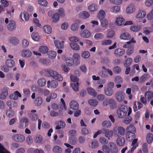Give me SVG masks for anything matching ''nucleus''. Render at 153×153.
I'll use <instances>...</instances> for the list:
<instances>
[{
  "mask_svg": "<svg viewBox=\"0 0 153 153\" xmlns=\"http://www.w3.org/2000/svg\"><path fill=\"white\" fill-rule=\"evenodd\" d=\"M117 137L116 140L117 144L119 146H123L125 144V139L123 136H115Z\"/></svg>",
  "mask_w": 153,
  "mask_h": 153,
  "instance_id": "nucleus-7",
  "label": "nucleus"
},
{
  "mask_svg": "<svg viewBox=\"0 0 153 153\" xmlns=\"http://www.w3.org/2000/svg\"><path fill=\"white\" fill-rule=\"evenodd\" d=\"M46 80L43 78H41L38 81V84L40 86H43L46 84Z\"/></svg>",
  "mask_w": 153,
  "mask_h": 153,
  "instance_id": "nucleus-44",
  "label": "nucleus"
},
{
  "mask_svg": "<svg viewBox=\"0 0 153 153\" xmlns=\"http://www.w3.org/2000/svg\"><path fill=\"white\" fill-rule=\"evenodd\" d=\"M28 122L29 121L27 118H23L19 121L18 127L21 129L25 128L27 126Z\"/></svg>",
  "mask_w": 153,
  "mask_h": 153,
  "instance_id": "nucleus-5",
  "label": "nucleus"
},
{
  "mask_svg": "<svg viewBox=\"0 0 153 153\" xmlns=\"http://www.w3.org/2000/svg\"><path fill=\"white\" fill-rule=\"evenodd\" d=\"M39 50L40 52L45 53L48 52V49L46 46H42L39 48Z\"/></svg>",
  "mask_w": 153,
  "mask_h": 153,
  "instance_id": "nucleus-47",
  "label": "nucleus"
},
{
  "mask_svg": "<svg viewBox=\"0 0 153 153\" xmlns=\"http://www.w3.org/2000/svg\"><path fill=\"white\" fill-rule=\"evenodd\" d=\"M88 103L91 106H96L98 104V102L95 99H90L88 100Z\"/></svg>",
  "mask_w": 153,
  "mask_h": 153,
  "instance_id": "nucleus-36",
  "label": "nucleus"
},
{
  "mask_svg": "<svg viewBox=\"0 0 153 153\" xmlns=\"http://www.w3.org/2000/svg\"><path fill=\"white\" fill-rule=\"evenodd\" d=\"M98 8L97 5L94 4H91L88 7V10L91 12H94L97 11Z\"/></svg>",
  "mask_w": 153,
  "mask_h": 153,
  "instance_id": "nucleus-25",
  "label": "nucleus"
},
{
  "mask_svg": "<svg viewBox=\"0 0 153 153\" xmlns=\"http://www.w3.org/2000/svg\"><path fill=\"white\" fill-rule=\"evenodd\" d=\"M110 2L113 4L120 5L123 2V0H109Z\"/></svg>",
  "mask_w": 153,
  "mask_h": 153,
  "instance_id": "nucleus-60",
  "label": "nucleus"
},
{
  "mask_svg": "<svg viewBox=\"0 0 153 153\" xmlns=\"http://www.w3.org/2000/svg\"><path fill=\"white\" fill-rule=\"evenodd\" d=\"M125 136L126 140L131 142L135 138V134L133 133L126 132Z\"/></svg>",
  "mask_w": 153,
  "mask_h": 153,
  "instance_id": "nucleus-14",
  "label": "nucleus"
},
{
  "mask_svg": "<svg viewBox=\"0 0 153 153\" xmlns=\"http://www.w3.org/2000/svg\"><path fill=\"white\" fill-rule=\"evenodd\" d=\"M54 43L55 46L57 48L62 49L64 48V42L63 41L60 42L58 40H55L54 41Z\"/></svg>",
  "mask_w": 153,
  "mask_h": 153,
  "instance_id": "nucleus-17",
  "label": "nucleus"
},
{
  "mask_svg": "<svg viewBox=\"0 0 153 153\" xmlns=\"http://www.w3.org/2000/svg\"><path fill=\"white\" fill-rule=\"evenodd\" d=\"M120 38L121 39L128 40L131 38V35L128 33L124 32L120 34Z\"/></svg>",
  "mask_w": 153,
  "mask_h": 153,
  "instance_id": "nucleus-19",
  "label": "nucleus"
},
{
  "mask_svg": "<svg viewBox=\"0 0 153 153\" xmlns=\"http://www.w3.org/2000/svg\"><path fill=\"white\" fill-rule=\"evenodd\" d=\"M112 43L111 40H104L101 42V44L102 45H110Z\"/></svg>",
  "mask_w": 153,
  "mask_h": 153,
  "instance_id": "nucleus-61",
  "label": "nucleus"
},
{
  "mask_svg": "<svg viewBox=\"0 0 153 153\" xmlns=\"http://www.w3.org/2000/svg\"><path fill=\"white\" fill-rule=\"evenodd\" d=\"M8 94L7 90L6 88H4L1 91V93L0 94V99H5Z\"/></svg>",
  "mask_w": 153,
  "mask_h": 153,
  "instance_id": "nucleus-18",
  "label": "nucleus"
},
{
  "mask_svg": "<svg viewBox=\"0 0 153 153\" xmlns=\"http://www.w3.org/2000/svg\"><path fill=\"white\" fill-rule=\"evenodd\" d=\"M79 83L78 82L76 83H73L70 84L71 87L72 88L73 90L75 91H79Z\"/></svg>",
  "mask_w": 153,
  "mask_h": 153,
  "instance_id": "nucleus-37",
  "label": "nucleus"
},
{
  "mask_svg": "<svg viewBox=\"0 0 153 153\" xmlns=\"http://www.w3.org/2000/svg\"><path fill=\"white\" fill-rule=\"evenodd\" d=\"M43 29L45 32L48 34H50L52 32L51 27L49 25H46L44 26Z\"/></svg>",
  "mask_w": 153,
  "mask_h": 153,
  "instance_id": "nucleus-43",
  "label": "nucleus"
},
{
  "mask_svg": "<svg viewBox=\"0 0 153 153\" xmlns=\"http://www.w3.org/2000/svg\"><path fill=\"white\" fill-rule=\"evenodd\" d=\"M105 12L103 10H100L97 14L98 18L100 20L103 19L105 16Z\"/></svg>",
  "mask_w": 153,
  "mask_h": 153,
  "instance_id": "nucleus-39",
  "label": "nucleus"
},
{
  "mask_svg": "<svg viewBox=\"0 0 153 153\" xmlns=\"http://www.w3.org/2000/svg\"><path fill=\"white\" fill-rule=\"evenodd\" d=\"M32 38L34 41H38L40 39V36L38 33L35 32H33L31 35Z\"/></svg>",
  "mask_w": 153,
  "mask_h": 153,
  "instance_id": "nucleus-41",
  "label": "nucleus"
},
{
  "mask_svg": "<svg viewBox=\"0 0 153 153\" xmlns=\"http://www.w3.org/2000/svg\"><path fill=\"white\" fill-rule=\"evenodd\" d=\"M120 10V8L119 6H114L112 7L111 9V12L112 13H117L119 12Z\"/></svg>",
  "mask_w": 153,
  "mask_h": 153,
  "instance_id": "nucleus-49",
  "label": "nucleus"
},
{
  "mask_svg": "<svg viewBox=\"0 0 153 153\" xmlns=\"http://www.w3.org/2000/svg\"><path fill=\"white\" fill-rule=\"evenodd\" d=\"M134 51V48L133 45H131L126 51V54L128 55H130L133 53Z\"/></svg>",
  "mask_w": 153,
  "mask_h": 153,
  "instance_id": "nucleus-56",
  "label": "nucleus"
},
{
  "mask_svg": "<svg viewBox=\"0 0 153 153\" xmlns=\"http://www.w3.org/2000/svg\"><path fill=\"white\" fill-rule=\"evenodd\" d=\"M21 96V94L18 91H16L14 94H12L10 96L11 99L14 100H16L18 99V97H20Z\"/></svg>",
  "mask_w": 153,
  "mask_h": 153,
  "instance_id": "nucleus-31",
  "label": "nucleus"
},
{
  "mask_svg": "<svg viewBox=\"0 0 153 153\" xmlns=\"http://www.w3.org/2000/svg\"><path fill=\"white\" fill-rule=\"evenodd\" d=\"M125 19L122 17H118L116 20V24L119 26H121L123 25Z\"/></svg>",
  "mask_w": 153,
  "mask_h": 153,
  "instance_id": "nucleus-30",
  "label": "nucleus"
},
{
  "mask_svg": "<svg viewBox=\"0 0 153 153\" xmlns=\"http://www.w3.org/2000/svg\"><path fill=\"white\" fill-rule=\"evenodd\" d=\"M58 12V14L59 16H60L61 17H64L65 16V10L63 8H60L59 9Z\"/></svg>",
  "mask_w": 153,
  "mask_h": 153,
  "instance_id": "nucleus-51",
  "label": "nucleus"
},
{
  "mask_svg": "<svg viewBox=\"0 0 153 153\" xmlns=\"http://www.w3.org/2000/svg\"><path fill=\"white\" fill-rule=\"evenodd\" d=\"M16 24L15 22L13 20H10L7 26V29L10 31H13L16 29Z\"/></svg>",
  "mask_w": 153,
  "mask_h": 153,
  "instance_id": "nucleus-9",
  "label": "nucleus"
},
{
  "mask_svg": "<svg viewBox=\"0 0 153 153\" xmlns=\"http://www.w3.org/2000/svg\"><path fill=\"white\" fill-rule=\"evenodd\" d=\"M130 30L134 32H138L141 29V27L139 25H134L131 26L130 28Z\"/></svg>",
  "mask_w": 153,
  "mask_h": 153,
  "instance_id": "nucleus-28",
  "label": "nucleus"
},
{
  "mask_svg": "<svg viewBox=\"0 0 153 153\" xmlns=\"http://www.w3.org/2000/svg\"><path fill=\"white\" fill-rule=\"evenodd\" d=\"M81 17L83 19H86L88 18L90 16L89 13L86 11H84L81 13Z\"/></svg>",
  "mask_w": 153,
  "mask_h": 153,
  "instance_id": "nucleus-52",
  "label": "nucleus"
},
{
  "mask_svg": "<svg viewBox=\"0 0 153 153\" xmlns=\"http://www.w3.org/2000/svg\"><path fill=\"white\" fill-rule=\"evenodd\" d=\"M59 16L57 13H55L52 17V19L53 22H56L59 20Z\"/></svg>",
  "mask_w": 153,
  "mask_h": 153,
  "instance_id": "nucleus-57",
  "label": "nucleus"
},
{
  "mask_svg": "<svg viewBox=\"0 0 153 153\" xmlns=\"http://www.w3.org/2000/svg\"><path fill=\"white\" fill-rule=\"evenodd\" d=\"M145 96L148 100H150L153 97V92L152 91H148L145 94Z\"/></svg>",
  "mask_w": 153,
  "mask_h": 153,
  "instance_id": "nucleus-53",
  "label": "nucleus"
},
{
  "mask_svg": "<svg viewBox=\"0 0 153 153\" xmlns=\"http://www.w3.org/2000/svg\"><path fill=\"white\" fill-rule=\"evenodd\" d=\"M146 15V13L145 11L143 10H140L138 11V13L136 16L137 19L142 18L144 17Z\"/></svg>",
  "mask_w": 153,
  "mask_h": 153,
  "instance_id": "nucleus-32",
  "label": "nucleus"
},
{
  "mask_svg": "<svg viewBox=\"0 0 153 153\" xmlns=\"http://www.w3.org/2000/svg\"><path fill=\"white\" fill-rule=\"evenodd\" d=\"M81 56L84 58L87 59L90 57V54L89 52L88 51H85L82 53Z\"/></svg>",
  "mask_w": 153,
  "mask_h": 153,
  "instance_id": "nucleus-59",
  "label": "nucleus"
},
{
  "mask_svg": "<svg viewBox=\"0 0 153 153\" xmlns=\"http://www.w3.org/2000/svg\"><path fill=\"white\" fill-rule=\"evenodd\" d=\"M102 149L104 152L106 153H110L109 146H108L107 145H106L102 146Z\"/></svg>",
  "mask_w": 153,
  "mask_h": 153,
  "instance_id": "nucleus-64",
  "label": "nucleus"
},
{
  "mask_svg": "<svg viewBox=\"0 0 153 153\" xmlns=\"http://www.w3.org/2000/svg\"><path fill=\"white\" fill-rule=\"evenodd\" d=\"M132 59L130 58H128L126 59L125 61V62L124 64V66L125 67L128 66L131 64Z\"/></svg>",
  "mask_w": 153,
  "mask_h": 153,
  "instance_id": "nucleus-45",
  "label": "nucleus"
},
{
  "mask_svg": "<svg viewBox=\"0 0 153 153\" xmlns=\"http://www.w3.org/2000/svg\"><path fill=\"white\" fill-rule=\"evenodd\" d=\"M91 145H89V147L92 149L96 148L98 146L99 143L98 142L95 140H92L91 143Z\"/></svg>",
  "mask_w": 153,
  "mask_h": 153,
  "instance_id": "nucleus-38",
  "label": "nucleus"
},
{
  "mask_svg": "<svg viewBox=\"0 0 153 153\" xmlns=\"http://www.w3.org/2000/svg\"><path fill=\"white\" fill-rule=\"evenodd\" d=\"M102 125L103 127L109 128L111 126V124L109 121L105 120L103 121Z\"/></svg>",
  "mask_w": 153,
  "mask_h": 153,
  "instance_id": "nucleus-48",
  "label": "nucleus"
},
{
  "mask_svg": "<svg viewBox=\"0 0 153 153\" xmlns=\"http://www.w3.org/2000/svg\"><path fill=\"white\" fill-rule=\"evenodd\" d=\"M43 101V99L41 97H37L34 101V104L36 106L39 107L42 105Z\"/></svg>",
  "mask_w": 153,
  "mask_h": 153,
  "instance_id": "nucleus-11",
  "label": "nucleus"
},
{
  "mask_svg": "<svg viewBox=\"0 0 153 153\" xmlns=\"http://www.w3.org/2000/svg\"><path fill=\"white\" fill-rule=\"evenodd\" d=\"M127 111V107L124 105L120 106L117 111L118 117L121 118L124 117L126 115Z\"/></svg>",
  "mask_w": 153,
  "mask_h": 153,
  "instance_id": "nucleus-3",
  "label": "nucleus"
},
{
  "mask_svg": "<svg viewBox=\"0 0 153 153\" xmlns=\"http://www.w3.org/2000/svg\"><path fill=\"white\" fill-rule=\"evenodd\" d=\"M70 108L74 110H78L79 105L78 103L74 100H72L70 103Z\"/></svg>",
  "mask_w": 153,
  "mask_h": 153,
  "instance_id": "nucleus-16",
  "label": "nucleus"
},
{
  "mask_svg": "<svg viewBox=\"0 0 153 153\" xmlns=\"http://www.w3.org/2000/svg\"><path fill=\"white\" fill-rule=\"evenodd\" d=\"M20 17L23 21H27L29 19V14L25 11L21 13Z\"/></svg>",
  "mask_w": 153,
  "mask_h": 153,
  "instance_id": "nucleus-20",
  "label": "nucleus"
},
{
  "mask_svg": "<svg viewBox=\"0 0 153 153\" xmlns=\"http://www.w3.org/2000/svg\"><path fill=\"white\" fill-rule=\"evenodd\" d=\"M103 129L105 130L104 133H103V134H105V137L109 140L110 138H111L113 136V131L109 130L108 129L105 128H103Z\"/></svg>",
  "mask_w": 153,
  "mask_h": 153,
  "instance_id": "nucleus-12",
  "label": "nucleus"
},
{
  "mask_svg": "<svg viewBox=\"0 0 153 153\" xmlns=\"http://www.w3.org/2000/svg\"><path fill=\"white\" fill-rule=\"evenodd\" d=\"M136 10L134 4L133 3H131L129 4L126 9V13L127 14H131L134 13Z\"/></svg>",
  "mask_w": 153,
  "mask_h": 153,
  "instance_id": "nucleus-8",
  "label": "nucleus"
},
{
  "mask_svg": "<svg viewBox=\"0 0 153 153\" xmlns=\"http://www.w3.org/2000/svg\"><path fill=\"white\" fill-rule=\"evenodd\" d=\"M125 53V50L124 49L118 48L115 50L114 54L116 56L119 57L123 56Z\"/></svg>",
  "mask_w": 153,
  "mask_h": 153,
  "instance_id": "nucleus-13",
  "label": "nucleus"
},
{
  "mask_svg": "<svg viewBox=\"0 0 153 153\" xmlns=\"http://www.w3.org/2000/svg\"><path fill=\"white\" fill-rule=\"evenodd\" d=\"M110 151L111 153H117L118 152V149L116 145L113 142H111L108 144Z\"/></svg>",
  "mask_w": 153,
  "mask_h": 153,
  "instance_id": "nucleus-10",
  "label": "nucleus"
},
{
  "mask_svg": "<svg viewBox=\"0 0 153 153\" xmlns=\"http://www.w3.org/2000/svg\"><path fill=\"white\" fill-rule=\"evenodd\" d=\"M88 93L90 95L95 97L97 95V93L95 90L91 88H88L87 89Z\"/></svg>",
  "mask_w": 153,
  "mask_h": 153,
  "instance_id": "nucleus-34",
  "label": "nucleus"
},
{
  "mask_svg": "<svg viewBox=\"0 0 153 153\" xmlns=\"http://www.w3.org/2000/svg\"><path fill=\"white\" fill-rule=\"evenodd\" d=\"M15 64L14 61L11 59H7L5 61L6 65L10 68H13Z\"/></svg>",
  "mask_w": 153,
  "mask_h": 153,
  "instance_id": "nucleus-22",
  "label": "nucleus"
},
{
  "mask_svg": "<svg viewBox=\"0 0 153 153\" xmlns=\"http://www.w3.org/2000/svg\"><path fill=\"white\" fill-rule=\"evenodd\" d=\"M126 132L133 133H135L136 131V129L134 126L130 125L128 126L126 128Z\"/></svg>",
  "mask_w": 153,
  "mask_h": 153,
  "instance_id": "nucleus-21",
  "label": "nucleus"
},
{
  "mask_svg": "<svg viewBox=\"0 0 153 153\" xmlns=\"http://www.w3.org/2000/svg\"><path fill=\"white\" fill-rule=\"evenodd\" d=\"M12 139L17 142H22L25 140L24 136L21 134H15L12 137Z\"/></svg>",
  "mask_w": 153,
  "mask_h": 153,
  "instance_id": "nucleus-6",
  "label": "nucleus"
},
{
  "mask_svg": "<svg viewBox=\"0 0 153 153\" xmlns=\"http://www.w3.org/2000/svg\"><path fill=\"white\" fill-rule=\"evenodd\" d=\"M146 140L147 142L150 143L153 140V135L151 133L148 134L146 136Z\"/></svg>",
  "mask_w": 153,
  "mask_h": 153,
  "instance_id": "nucleus-46",
  "label": "nucleus"
},
{
  "mask_svg": "<svg viewBox=\"0 0 153 153\" xmlns=\"http://www.w3.org/2000/svg\"><path fill=\"white\" fill-rule=\"evenodd\" d=\"M22 56L24 57L28 58L32 55V53L29 50H23L21 52Z\"/></svg>",
  "mask_w": 153,
  "mask_h": 153,
  "instance_id": "nucleus-15",
  "label": "nucleus"
},
{
  "mask_svg": "<svg viewBox=\"0 0 153 153\" xmlns=\"http://www.w3.org/2000/svg\"><path fill=\"white\" fill-rule=\"evenodd\" d=\"M113 132L114 136H124L126 134V130L124 128L121 126H116L114 127Z\"/></svg>",
  "mask_w": 153,
  "mask_h": 153,
  "instance_id": "nucleus-2",
  "label": "nucleus"
},
{
  "mask_svg": "<svg viewBox=\"0 0 153 153\" xmlns=\"http://www.w3.org/2000/svg\"><path fill=\"white\" fill-rule=\"evenodd\" d=\"M110 107L111 109H114L116 108V103L115 100L112 99H109V103Z\"/></svg>",
  "mask_w": 153,
  "mask_h": 153,
  "instance_id": "nucleus-33",
  "label": "nucleus"
},
{
  "mask_svg": "<svg viewBox=\"0 0 153 153\" xmlns=\"http://www.w3.org/2000/svg\"><path fill=\"white\" fill-rule=\"evenodd\" d=\"M152 29L151 27H147L143 28L144 33L146 34H148L150 32H152Z\"/></svg>",
  "mask_w": 153,
  "mask_h": 153,
  "instance_id": "nucleus-63",
  "label": "nucleus"
},
{
  "mask_svg": "<svg viewBox=\"0 0 153 153\" xmlns=\"http://www.w3.org/2000/svg\"><path fill=\"white\" fill-rule=\"evenodd\" d=\"M48 55L49 58L53 59L56 57V53L54 51H50L48 53Z\"/></svg>",
  "mask_w": 153,
  "mask_h": 153,
  "instance_id": "nucleus-42",
  "label": "nucleus"
},
{
  "mask_svg": "<svg viewBox=\"0 0 153 153\" xmlns=\"http://www.w3.org/2000/svg\"><path fill=\"white\" fill-rule=\"evenodd\" d=\"M68 143L72 145H75L77 143V139L75 137H69Z\"/></svg>",
  "mask_w": 153,
  "mask_h": 153,
  "instance_id": "nucleus-35",
  "label": "nucleus"
},
{
  "mask_svg": "<svg viewBox=\"0 0 153 153\" xmlns=\"http://www.w3.org/2000/svg\"><path fill=\"white\" fill-rule=\"evenodd\" d=\"M50 84L51 87L53 88H56L58 85V82L56 80H53L51 81V82L50 81H48L47 82V87L49 88L50 86Z\"/></svg>",
  "mask_w": 153,
  "mask_h": 153,
  "instance_id": "nucleus-24",
  "label": "nucleus"
},
{
  "mask_svg": "<svg viewBox=\"0 0 153 153\" xmlns=\"http://www.w3.org/2000/svg\"><path fill=\"white\" fill-rule=\"evenodd\" d=\"M132 120V118L130 116H128L127 118H125L123 122L126 124H129Z\"/></svg>",
  "mask_w": 153,
  "mask_h": 153,
  "instance_id": "nucleus-62",
  "label": "nucleus"
},
{
  "mask_svg": "<svg viewBox=\"0 0 153 153\" xmlns=\"http://www.w3.org/2000/svg\"><path fill=\"white\" fill-rule=\"evenodd\" d=\"M42 136L40 135H37L35 137L34 141L36 143H40L42 142Z\"/></svg>",
  "mask_w": 153,
  "mask_h": 153,
  "instance_id": "nucleus-50",
  "label": "nucleus"
},
{
  "mask_svg": "<svg viewBox=\"0 0 153 153\" xmlns=\"http://www.w3.org/2000/svg\"><path fill=\"white\" fill-rule=\"evenodd\" d=\"M45 71L49 76L53 79L59 81H62L63 80L62 76L56 71L50 69L45 70Z\"/></svg>",
  "mask_w": 153,
  "mask_h": 153,
  "instance_id": "nucleus-1",
  "label": "nucleus"
},
{
  "mask_svg": "<svg viewBox=\"0 0 153 153\" xmlns=\"http://www.w3.org/2000/svg\"><path fill=\"white\" fill-rule=\"evenodd\" d=\"M52 151L54 153H62L63 152L61 147L58 145H56L53 147Z\"/></svg>",
  "mask_w": 153,
  "mask_h": 153,
  "instance_id": "nucleus-27",
  "label": "nucleus"
},
{
  "mask_svg": "<svg viewBox=\"0 0 153 153\" xmlns=\"http://www.w3.org/2000/svg\"><path fill=\"white\" fill-rule=\"evenodd\" d=\"M10 42L12 44L16 45L19 43V40L15 37H13L10 38Z\"/></svg>",
  "mask_w": 153,
  "mask_h": 153,
  "instance_id": "nucleus-58",
  "label": "nucleus"
},
{
  "mask_svg": "<svg viewBox=\"0 0 153 153\" xmlns=\"http://www.w3.org/2000/svg\"><path fill=\"white\" fill-rule=\"evenodd\" d=\"M99 141L103 145L107 144L108 143V140L104 137H100L99 138Z\"/></svg>",
  "mask_w": 153,
  "mask_h": 153,
  "instance_id": "nucleus-55",
  "label": "nucleus"
},
{
  "mask_svg": "<svg viewBox=\"0 0 153 153\" xmlns=\"http://www.w3.org/2000/svg\"><path fill=\"white\" fill-rule=\"evenodd\" d=\"M124 93L122 91H117L115 93V97L117 101L118 102H121L125 98Z\"/></svg>",
  "mask_w": 153,
  "mask_h": 153,
  "instance_id": "nucleus-4",
  "label": "nucleus"
},
{
  "mask_svg": "<svg viewBox=\"0 0 153 153\" xmlns=\"http://www.w3.org/2000/svg\"><path fill=\"white\" fill-rule=\"evenodd\" d=\"M70 45L71 48L75 51H78L79 50V47L78 44L75 42L71 43Z\"/></svg>",
  "mask_w": 153,
  "mask_h": 153,
  "instance_id": "nucleus-40",
  "label": "nucleus"
},
{
  "mask_svg": "<svg viewBox=\"0 0 153 153\" xmlns=\"http://www.w3.org/2000/svg\"><path fill=\"white\" fill-rule=\"evenodd\" d=\"M65 61L66 65L69 66H72L74 64V60L71 57H67Z\"/></svg>",
  "mask_w": 153,
  "mask_h": 153,
  "instance_id": "nucleus-26",
  "label": "nucleus"
},
{
  "mask_svg": "<svg viewBox=\"0 0 153 153\" xmlns=\"http://www.w3.org/2000/svg\"><path fill=\"white\" fill-rule=\"evenodd\" d=\"M80 34L81 36L84 38H88L91 35L90 32L86 29L84 31H81Z\"/></svg>",
  "mask_w": 153,
  "mask_h": 153,
  "instance_id": "nucleus-23",
  "label": "nucleus"
},
{
  "mask_svg": "<svg viewBox=\"0 0 153 153\" xmlns=\"http://www.w3.org/2000/svg\"><path fill=\"white\" fill-rule=\"evenodd\" d=\"M104 91L105 94L107 96H111L113 93V90L110 88H105Z\"/></svg>",
  "mask_w": 153,
  "mask_h": 153,
  "instance_id": "nucleus-29",
  "label": "nucleus"
},
{
  "mask_svg": "<svg viewBox=\"0 0 153 153\" xmlns=\"http://www.w3.org/2000/svg\"><path fill=\"white\" fill-rule=\"evenodd\" d=\"M113 71L114 73L118 74L121 72V68L119 66H116L113 68Z\"/></svg>",
  "mask_w": 153,
  "mask_h": 153,
  "instance_id": "nucleus-54",
  "label": "nucleus"
}]
</instances>
